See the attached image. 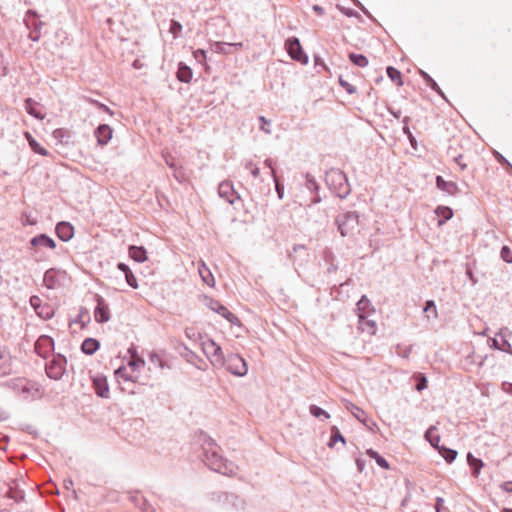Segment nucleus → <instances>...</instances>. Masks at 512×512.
<instances>
[{"label": "nucleus", "mask_w": 512, "mask_h": 512, "mask_svg": "<svg viewBox=\"0 0 512 512\" xmlns=\"http://www.w3.org/2000/svg\"><path fill=\"white\" fill-rule=\"evenodd\" d=\"M219 446L214 442L213 439L205 437L203 442V462L211 470L218 472L225 476L236 475L238 471L237 465L233 462L224 459L219 454Z\"/></svg>", "instance_id": "nucleus-1"}, {"label": "nucleus", "mask_w": 512, "mask_h": 512, "mask_svg": "<svg viewBox=\"0 0 512 512\" xmlns=\"http://www.w3.org/2000/svg\"><path fill=\"white\" fill-rule=\"evenodd\" d=\"M325 181L329 189L341 199L346 198L351 192L348 178L340 169L332 168L327 171Z\"/></svg>", "instance_id": "nucleus-2"}, {"label": "nucleus", "mask_w": 512, "mask_h": 512, "mask_svg": "<svg viewBox=\"0 0 512 512\" xmlns=\"http://www.w3.org/2000/svg\"><path fill=\"white\" fill-rule=\"evenodd\" d=\"M335 223L342 237H350L358 231L359 215L356 211H348L338 215Z\"/></svg>", "instance_id": "nucleus-3"}, {"label": "nucleus", "mask_w": 512, "mask_h": 512, "mask_svg": "<svg viewBox=\"0 0 512 512\" xmlns=\"http://www.w3.org/2000/svg\"><path fill=\"white\" fill-rule=\"evenodd\" d=\"M67 360L61 354L54 355L53 358L46 363L45 370L49 378L59 380L66 370Z\"/></svg>", "instance_id": "nucleus-4"}, {"label": "nucleus", "mask_w": 512, "mask_h": 512, "mask_svg": "<svg viewBox=\"0 0 512 512\" xmlns=\"http://www.w3.org/2000/svg\"><path fill=\"white\" fill-rule=\"evenodd\" d=\"M226 369L233 375L243 377L248 372L246 361L238 354H230L226 358L224 365Z\"/></svg>", "instance_id": "nucleus-5"}, {"label": "nucleus", "mask_w": 512, "mask_h": 512, "mask_svg": "<svg viewBox=\"0 0 512 512\" xmlns=\"http://www.w3.org/2000/svg\"><path fill=\"white\" fill-rule=\"evenodd\" d=\"M15 389H18L20 392V395L23 397V399H37L41 396L40 389L38 385L34 382L25 380V379H19L14 386Z\"/></svg>", "instance_id": "nucleus-6"}, {"label": "nucleus", "mask_w": 512, "mask_h": 512, "mask_svg": "<svg viewBox=\"0 0 512 512\" xmlns=\"http://www.w3.org/2000/svg\"><path fill=\"white\" fill-rule=\"evenodd\" d=\"M285 46L293 60H296L300 63L308 62V56L304 53L298 38H288L285 42Z\"/></svg>", "instance_id": "nucleus-7"}, {"label": "nucleus", "mask_w": 512, "mask_h": 512, "mask_svg": "<svg viewBox=\"0 0 512 512\" xmlns=\"http://www.w3.org/2000/svg\"><path fill=\"white\" fill-rule=\"evenodd\" d=\"M207 306L214 312L218 313L222 317H224L227 321H229L231 324H238L239 319L236 315H234L232 312H230L227 307L222 305L219 301L214 299H209Z\"/></svg>", "instance_id": "nucleus-8"}, {"label": "nucleus", "mask_w": 512, "mask_h": 512, "mask_svg": "<svg viewBox=\"0 0 512 512\" xmlns=\"http://www.w3.org/2000/svg\"><path fill=\"white\" fill-rule=\"evenodd\" d=\"M218 194L230 204H234L236 200L240 199V196L235 191L234 186L230 181H223L219 184Z\"/></svg>", "instance_id": "nucleus-9"}, {"label": "nucleus", "mask_w": 512, "mask_h": 512, "mask_svg": "<svg viewBox=\"0 0 512 512\" xmlns=\"http://www.w3.org/2000/svg\"><path fill=\"white\" fill-rule=\"evenodd\" d=\"M97 306L94 311V318L98 323H105L110 320L109 307L105 300L100 296L96 295Z\"/></svg>", "instance_id": "nucleus-10"}, {"label": "nucleus", "mask_w": 512, "mask_h": 512, "mask_svg": "<svg viewBox=\"0 0 512 512\" xmlns=\"http://www.w3.org/2000/svg\"><path fill=\"white\" fill-rule=\"evenodd\" d=\"M53 349H54V340L50 336L42 335L38 338V340L35 343L36 353L43 358H46L47 355L51 351H53Z\"/></svg>", "instance_id": "nucleus-11"}, {"label": "nucleus", "mask_w": 512, "mask_h": 512, "mask_svg": "<svg viewBox=\"0 0 512 512\" xmlns=\"http://www.w3.org/2000/svg\"><path fill=\"white\" fill-rule=\"evenodd\" d=\"M93 387L98 396L102 398L109 397V385L107 378L102 375L95 376L93 378Z\"/></svg>", "instance_id": "nucleus-12"}, {"label": "nucleus", "mask_w": 512, "mask_h": 512, "mask_svg": "<svg viewBox=\"0 0 512 512\" xmlns=\"http://www.w3.org/2000/svg\"><path fill=\"white\" fill-rule=\"evenodd\" d=\"M112 133L111 127L107 124L99 125L94 132L99 145H106L111 140Z\"/></svg>", "instance_id": "nucleus-13"}, {"label": "nucleus", "mask_w": 512, "mask_h": 512, "mask_svg": "<svg viewBox=\"0 0 512 512\" xmlns=\"http://www.w3.org/2000/svg\"><path fill=\"white\" fill-rule=\"evenodd\" d=\"M55 230L59 239L64 242L69 241L74 235V227L69 222H59Z\"/></svg>", "instance_id": "nucleus-14"}, {"label": "nucleus", "mask_w": 512, "mask_h": 512, "mask_svg": "<svg viewBox=\"0 0 512 512\" xmlns=\"http://www.w3.org/2000/svg\"><path fill=\"white\" fill-rule=\"evenodd\" d=\"M205 350L215 358V361L213 362L214 365H224L226 359L223 356L222 349L214 341H209V343L206 344Z\"/></svg>", "instance_id": "nucleus-15"}, {"label": "nucleus", "mask_w": 512, "mask_h": 512, "mask_svg": "<svg viewBox=\"0 0 512 512\" xmlns=\"http://www.w3.org/2000/svg\"><path fill=\"white\" fill-rule=\"evenodd\" d=\"M436 186L438 189L449 195H456L459 193L458 185L455 182L444 180L442 176L436 177Z\"/></svg>", "instance_id": "nucleus-16"}, {"label": "nucleus", "mask_w": 512, "mask_h": 512, "mask_svg": "<svg viewBox=\"0 0 512 512\" xmlns=\"http://www.w3.org/2000/svg\"><path fill=\"white\" fill-rule=\"evenodd\" d=\"M359 329L369 335L375 334L376 324L374 320L368 319L367 315L363 313L358 314Z\"/></svg>", "instance_id": "nucleus-17"}, {"label": "nucleus", "mask_w": 512, "mask_h": 512, "mask_svg": "<svg viewBox=\"0 0 512 512\" xmlns=\"http://www.w3.org/2000/svg\"><path fill=\"white\" fill-rule=\"evenodd\" d=\"M243 46L239 43L215 42L212 44V50L216 53L229 54L232 50H238Z\"/></svg>", "instance_id": "nucleus-18"}, {"label": "nucleus", "mask_w": 512, "mask_h": 512, "mask_svg": "<svg viewBox=\"0 0 512 512\" xmlns=\"http://www.w3.org/2000/svg\"><path fill=\"white\" fill-rule=\"evenodd\" d=\"M60 272L56 269H49L45 272L43 283L48 289H55L59 285Z\"/></svg>", "instance_id": "nucleus-19"}, {"label": "nucleus", "mask_w": 512, "mask_h": 512, "mask_svg": "<svg viewBox=\"0 0 512 512\" xmlns=\"http://www.w3.org/2000/svg\"><path fill=\"white\" fill-rule=\"evenodd\" d=\"M30 244L34 248L41 246V247H47L50 249H54L56 247L55 241L51 237L47 236L46 234H40V235L33 237L30 240Z\"/></svg>", "instance_id": "nucleus-20"}, {"label": "nucleus", "mask_w": 512, "mask_h": 512, "mask_svg": "<svg viewBox=\"0 0 512 512\" xmlns=\"http://www.w3.org/2000/svg\"><path fill=\"white\" fill-rule=\"evenodd\" d=\"M129 256L138 263H143L147 260V253L142 246H130Z\"/></svg>", "instance_id": "nucleus-21"}, {"label": "nucleus", "mask_w": 512, "mask_h": 512, "mask_svg": "<svg viewBox=\"0 0 512 512\" xmlns=\"http://www.w3.org/2000/svg\"><path fill=\"white\" fill-rule=\"evenodd\" d=\"M193 72L189 66L180 62L178 65L177 78L183 83H189L192 79Z\"/></svg>", "instance_id": "nucleus-22"}, {"label": "nucleus", "mask_w": 512, "mask_h": 512, "mask_svg": "<svg viewBox=\"0 0 512 512\" xmlns=\"http://www.w3.org/2000/svg\"><path fill=\"white\" fill-rule=\"evenodd\" d=\"M345 407L347 410H349L353 416L358 419L360 422L366 424V421H367V415L365 413V411L363 409H361L360 407L356 406L354 403L350 402V401H346L345 403Z\"/></svg>", "instance_id": "nucleus-23"}, {"label": "nucleus", "mask_w": 512, "mask_h": 512, "mask_svg": "<svg viewBox=\"0 0 512 512\" xmlns=\"http://www.w3.org/2000/svg\"><path fill=\"white\" fill-rule=\"evenodd\" d=\"M99 341L94 338H86L81 345V350L87 355H93L99 349Z\"/></svg>", "instance_id": "nucleus-24"}, {"label": "nucleus", "mask_w": 512, "mask_h": 512, "mask_svg": "<svg viewBox=\"0 0 512 512\" xmlns=\"http://www.w3.org/2000/svg\"><path fill=\"white\" fill-rule=\"evenodd\" d=\"M199 275L201 276L203 282H205L208 286H214L215 280L210 271V269L204 264L201 263L198 267Z\"/></svg>", "instance_id": "nucleus-25"}, {"label": "nucleus", "mask_w": 512, "mask_h": 512, "mask_svg": "<svg viewBox=\"0 0 512 512\" xmlns=\"http://www.w3.org/2000/svg\"><path fill=\"white\" fill-rule=\"evenodd\" d=\"M467 462L469 466L473 469V475L477 477L480 473L481 468L483 467V461L479 458H476L472 455V453L467 454Z\"/></svg>", "instance_id": "nucleus-26"}, {"label": "nucleus", "mask_w": 512, "mask_h": 512, "mask_svg": "<svg viewBox=\"0 0 512 512\" xmlns=\"http://www.w3.org/2000/svg\"><path fill=\"white\" fill-rule=\"evenodd\" d=\"M14 486H9L6 495L13 499L15 502H20L24 499V492L18 488V485L13 481Z\"/></svg>", "instance_id": "nucleus-27"}, {"label": "nucleus", "mask_w": 512, "mask_h": 512, "mask_svg": "<svg viewBox=\"0 0 512 512\" xmlns=\"http://www.w3.org/2000/svg\"><path fill=\"white\" fill-rule=\"evenodd\" d=\"M420 75L426 82V84L435 92H437L439 95H441L443 98H445L444 93L438 86V84L435 82V80L425 71L420 70Z\"/></svg>", "instance_id": "nucleus-28"}, {"label": "nucleus", "mask_w": 512, "mask_h": 512, "mask_svg": "<svg viewBox=\"0 0 512 512\" xmlns=\"http://www.w3.org/2000/svg\"><path fill=\"white\" fill-rule=\"evenodd\" d=\"M437 450L447 463H452L458 454L456 450L447 448L445 446H440Z\"/></svg>", "instance_id": "nucleus-29"}, {"label": "nucleus", "mask_w": 512, "mask_h": 512, "mask_svg": "<svg viewBox=\"0 0 512 512\" xmlns=\"http://www.w3.org/2000/svg\"><path fill=\"white\" fill-rule=\"evenodd\" d=\"M437 428L435 426H431L426 432H425V438L426 440L436 449H438L439 442H440V436L436 435Z\"/></svg>", "instance_id": "nucleus-30"}, {"label": "nucleus", "mask_w": 512, "mask_h": 512, "mask_svg": "<svg viewBox=\"0 0 512 512\" xmlns=\"http://www.w3.org/2000/svg\"><path fill=\"white\" fill-rule=\"evenodd\" d=\"M386 72H387V75L388 77L393 81L395 82L398 86H402L403 85V81H402V75H401V72L392 67V66H388L387 69H386Z\"/></svg>", "instance_id": "nucleus-31"}, {"label": "nucleus", "mask_w": 512, "mask_h": 512, "mask_svg": "<svg viewBox=\"0 0 512 512\" xmlns=\"http://www.w3.org/2000/svg\"><path fill=\"white\" fill-rule=\"evenodd\" d=\"M366 454L372 458V459H375L376 463L381 467V468H384V469H389V463L387 462L386 459H384L381 455H379L376 451H374L373 449H368L366 451Z\"/></svg>", "instance_id": "nucleus-32"}, {"label": "nucleus", "mask_w": 512, "mask_h": 512, "mask_svg": "<svg viewBox=\"0 0 512 512\" xmlns=\"http://www.w3.org/2000/svg\"><path fill=\"white\" fill-rule=\"evenodd\" d=\"M10 371V356L0 349V372L7 374Z\"/></svg>", "instance_id": "nucleus-33"}, {"label": "nucleus", "mask_w": 512, "mask_h": 512, "mask_svg": "<svg viewBox=\"0 0 512 512\" xmlns=\"http://www.w3.org/2000/svg\"><path fill=\"white\" fill-rule=\"evenodd\" d=\"M349 60L356 66L366 67L368 65V59L362 54L350 53Z\"/></svg>", "instance_id": "nucleus-34"}, {"label": "nucleus", "mask_w": 512, "mask_h": 512, "mask_svg": "<svg viewBox=\"0 0 512 512\" xmlns=\"http://www.w3.org/2000/svg\"><path fill=\"white\" fill-rule=\"evenodd\" d=\"M337 441H340L343 444H345V442H346L345 438L343 437V435L341 434L339 429L336 426H333L331 429V437H330L328 446L333 447Z\"/></svg>", "instance_id": "nucleus-35"}, {"label": "nucleus", "mask_w": 512, "mask_h": 512, "mask_svg": "<svg viewBox=\"0 0 512 512\" xmlns=\"http://www.w3.org/2000/svg\"><path fill=\"white\" fill-rule=\"evenodd\" d=\"M424 313H426L427 318H437V308L433 300H429L426 302L425 307L423 309Z\"/></svg>", "instance_id": "nucleus-36"}, {"label": "nucleus", "mask_w": 512, "mask_h": 512, "mask_svg": "<svg viewBox=\"0 0 512 512\" xmlns=\"http://www.w3.org/2000/svg\"><path fill=\"white\" fill-rule=\"evenodd\" d=\"M35 103L33 102L32 99L28 98L26 99L25 101V109L27 111V113H29L30 115L34 116L35 118H38V119H43V116L40 115V113H38L35 109Z\"/></svg>", "instance_id": "nucleus-37"}, {"label": "nucleus", "mask_w": 512, "mask_h": 512, "mask_svg": "<svg viewBox=\"0 0 512 512\" xmlns=\"http://www.w3.org/2000/svg\"><path fill=\"white\" fill-rule=\"evenodd\" d=\"M149 359H150V362L152 364H154L155 366H158V367H160L162 369L166 368V367L169 368V366L166 365V363L162 360L160 355L155 353V352L150 353Z\"/></svg>", "instance_id": "nucleus-38"}, {"label": "nucleus", "mask_w": 512, "mask_h": 512, "mask_svg": "<svg viewBox=\"0 0 512 512\" xmlns=\"http://www.w3.org/2000/svg\"><path fill=\"white\" fill-rule=\"evenodd\" d=\"M309 410L314 417L320 418L323 416L325 419L330 418L329 413L316 405H311Z\"/></svg>", "instance_id": "nucleus-39"}, {"label": "nucleus", "mask_w": 512, "mask_h": 512, "mask_svg": "<svg viewBox=\"0 0 512 512\" xmlns=\"http://www.w3.org/2000/svg\"><path fill=\"white\" fill-rule=\"evenodd\" d=\"M369 305L370 301L368 300V298L366 296H362L361 299L357 302L356 306L359 313L367 315L366 309L368 308Z\"/></svg>", "instance_id": "nucleus-40"}, {"label": "nucleus", "mask_w": 512, "mask_h": 512, "mask_svg": "<svg viewBox=\"0 0 512 512\" xmlns=\"http://www.w3.org/2000/svg\"><path fill=\"white\" fill-rule=\"evenodd\" d=\"M272 178L275 183V189L280 199L284 196V187L279 183L278 177L276 176L275 170H272Z\"/></svg>", "instance_id": "nucleus-41"}, {"label": "nucleus", "mask_w": 512, "mask_h": 512, "mask_svg": "<svg viewBox=\"0 0 512 512\" xmlns=\"http://www.w3.org/2000/svg\"><path fill=\"white\" fill-rule=\"evenodd\" d=\"M436 213L444 218V220H449L453 216V212L449 207L440 206L436 209Z\"/></svg>", "instance_id": "nucleus-42"}, {"label": "nucleus", "mask_w": 512, "mask_h": 512, "mask_svg": "<svg viewBox=\"0 0 512 512\" xmlns=\"http://www.w3.org/2000/svg\"><path fill=\"white\" fill-rule=\"evenodd\" d=\"M500 256L503 261L512 263V251L508 246H503L500 251Z\"/></svg>", "instance_id": "nucleus-43"}, {"label": "nucleus", "mask_w": 512, "mask_h": 512, "mask_svg": "<svg viewBox=\"0 0 512 512\" xmlns=\"http://www.w3.org/2000/svg\"><path fill=\"white\" fill-rule=\"evenodd\" d=\"M30 147L37 154H40L42 156L48 155V151L45 148H43L37 141H30Z\"/></svg>", "instance_id": "nucleus-44"}, {"label": "nucleus", "mask_w": 512, "mask_h": 512, "mask_svg": "<svg viewBox=\"0 0 512 512\" xmlns=\"http://www.w3.org/2000/svg\"><path fill=\"white\" fill-rule=\"evenodd\" d=\"M259 121H260V129L266 133V134H271V129H270V126H271V121L266 119L264 116H260L259 117Z\"/></svg>", "instance_id": "nucleus-45"}, {"label": "nucleus", "mask_w": 512, "mask_h": 512, "mask_svg": "<svg viewBox=\"0 0 512 512\" xmlns=\"http://www.w3.org/2000/svg\"><path fill=\"white\" fill-rule=\"evenodd\" d=\"M144 365H145V361L141 357L131 358V360L128 362V366L130 368H132L133 370L143 367Z\"/></svg>", "instance_id": "nucleus-46"}, {"label": "nucleus", "mask_w": 512, "mask_h": 512, "mask_svg": "<svg viewBox=\"0 0 512 512\" xmlns=\"http://www.w3.org/2000/svg\"><path fill=\"white\" fill-rule=\"evenodd\" d=\"M115 376L118 378V379H123L125 381H131L132 380V376L127 374L126 372V368L125 367H119L116 371H115Z\"/></svg>", "instance_id": "nucleus-47"}, {"label": "nucleus", "mask_w": 512, "mask_h": 512, "mask_svg": "<svg viewBox=\"0 0 512 512\" xmlns=\"http://www.w3.org/2000/svg\"><path fill=\"white\" fill-rule=\"evenodd\" d=\"M36 313L41 317V318H44V319H49L52 317L53 315V312L52 310L50 309V307L48 306H42V308L38 309V311H36Z\"/></svg>", "instance_id": "nucleus-48"}, {"label": "nucleus", "mask_w": 512, "mask_h": 512, "mask_svg": "<svg viewBox=\"0 0 512 512\" xmlns=\"http://www.w3.org/2000/svg\"><path fill=\"white\" fill-rule=\"evenodd\" d=\"M125 279H126L127 284H128L130 287H132V288H134V289L138 288V282H137V279H136V277L134 276V274H133V272H132V271H130L129 273H127V274L125 275Z\"/></svg>", "instance_id": "nucleus-49"}, {"label": "nucleus", "mask_w": 512, "mask_h": 512, "mask_svg": "<svg viewBox=\"0 0 512 512\" xmlns=\"http://www.w3.org/2000/svg\"><path fill=\"white\" fill-rule=\"evenodd\" d=\"M340 85L346 90L349 94L356 93V87L348 83L346 80H343L342 78L339 79Z\"/></svg>", "instance_id": "nucleus-50"}, {"label": "nucleus", "mask_w": 512, "mask_h": 512, "mask_svg": "<svg viewBox=\"0 0 512 512\" xmlns=\"http://www.w3.org/2000/svg\"><path fill=\"white\" fill-rule=\"evenodd\" d=\"M182 30V25L178 21L172 20L170 25V32L176 37Z\"/></svg>", "instance_id": "nucleus-51"}, {"label": "nucleus", "mask_w": 512, "mask_h": 512, "mask_svg": "<svg viewBox=\"0 0 512 512\" xmlns=\"http://www.w3.org/2000/svg\"><path fill=\"white\" fill-rule=\"evenodd\" d=\"M194 58L202 63L206 59V51L203 49H197L193 52Z\"/></svg>", "instance_id": "nucleus-52"}, {"label": "nucleus", "mask_w": 512, "mask_h": 512, "mask_svg": "<svg viewBox=\"0 0 512 512\" xmlns=\"http://www.w3.org/2000/svg\"><path fill=\"white\" fill-rule=\"evenodd\" d=\"M306 187L310 190V191H317L318 190V184L317 182L315 181L314 178L310 177L309 175L307 176V180H306Z\"/></svg>", "instance_id": "nucleus-53"}, {"label": "nucleus", "mask_w": 512, "mask_h": 512, "mask_svg": "<svg viewBox=\"0 0 512 512\" xmlns=\"http://www.w3.org/2000/svg\"><path fill=\"white\" fill-rule=\"evenodd\" d=\"M30 304L34 308L35 312L42 308L40 297L33 295L30 298Z\"/></svg>", "instance_id": "nucleus-54"}, {"label": "nucleus", "mask_w": 512, "mask_h": 512, "mask_svg": "<svg viewBox=\"0 0 512 512\" xmlns=\"http://www.w3.org/2000/svg\"><path fill=\"white\" fill-rule=\"evenodd\" d=\"M427 387V379L424 375H420L416 384L417 391H422Z\"/></svg>", "instance_id": "nucleus-55"}, {"label": "nucleus", "mask_w": 512, "mask_h": 512, "mask_svg": "<svg viewBox=\"0 0 512 512\" xmlns=\"http://www.w3.org/2000/svg\"><path fill=\"white\" fill-rule=\"evenodd\" d=\"M337 9L342 13L344 14L345 16L347 17H354L357 15V12H355L354 10L352 9H349V8H345L341 5H337Z\"/></svg>", "instance_id": "nucleus-56"}, {"label": "nucleus", "mask_w": 512, "mask_h": 512, "mask_svg": "<svg viewBox=\"0 0 512 512\" xmlns=\"http://www.w3.org/2000/svg\"><path fill=\"white\" fill-rule=\"evenodd\" d=\"M139 508L143 512H154L153 507L148 503V501L145 498H141V504L139 505Z\"/></svg>", "instance_id": "nucleus-57"}, {"label": "nucleus", "mask_w": 512, "mask_h": 512, "mask_svg": "<svg viewBox=\"0 0 512 512\" xmlns=\"http://www.w3.org/2000/svg\"><path fill=\"white\" fill-rule=\"evenodd\" d=\"M89 101L92 104H94L95 106H97L99 109H101L102 111H104V112H106V113H108L110 115H113V111L108 106H106L105 104H102V103H100V102H98L96 100H92V99H90Z\"/></svg>", "instance_id": "nucleus-58"}, {"label": "nucleus", "mask_w": 512, "mask_h": 512, "mask_svg": "<svg viewBox=\"0 0 512 512\" xmlns=\"http://www.w3.org/2000/svg\"><path fill=\"white\" fill-rule=\"evenodd\" d=\"M500 347H501V351H504V352L512 355L511 344L506 339L502 340V344L500 345Z\"/></svg>", "instance_id": "nucleus-59"}, {"label": "nucleus", "mask_w": 512, "mask_h": 512, "mask_svg": "<svg viewBox=\"0 0 512 512\" xmlns=\"http://www.w3.org/2000/svg\"><path fill=\"white\" fill-rule=\"evenodd\" d=\"M495 156H496L498 162H500L501 164L507 165L512 170V165L508 162V160L503 155H501L499 152H495Z\"/></svg>", "instance_id": "nucleus-60"}, {"label": "nucleus", "mask_w": 512, "mask_h": 512, "mask_svg": "<svg viewBox=\"0 0 512 512\" xmlns=\"http://www.w3.org/2000/svg\"><path fill=\"white\" fill-rule=\"evenodd\" d=\"M29 39L36 42L40 39V32L38 30V25L36 26V28L30 32L29 34Z\"/></svg>", "instance_id": "nucleus-61"}, {"label": "nucleus", "mask_w": 512, "mask_h": 512, "mask_svg": "<svg viewBox=\"0 0 512 512\" xmlns=\"http://www.w3.org/2000/svg\"><path fill=\"white\" fill-rule=\"evenodd\" d=\"M356 466H357V470L359 472H363L364 468H365V460H363L361 458H357L356 459Z\"/></svg>", "instance_id": "nucleus-62"}, {"label": "nucleus", "mask_w": 512, "mask_h": 512, "mask_svg": "<svg viewBox=\"0 0 512 512\" xmlns=\"http://www.w3.org/2000/svg\"><path fill=\"white\" fill-rule=\"evenodd\" d=\"M118 269L120 271H122L124 273V275H126L127 273H129L131 271V269L128 267V265H126L125 263H118L117 265Z\"/></svg>", "instance_id": "nucleus-63"}, {"label": "nucleus", "mask_w": 512, "mask_h": 512, "mask_svg": "<svg viewBox=\"0 0 512 512\" xmlns=\"http://www.w3.org/2000/svg\"><path fill=\"white\" fill-rule=\"evenodd\" d=\"M501 488L506 492H512V481L505 482L501 485Z\"/></svg>", "instance_id": "nucleus-64"}]
</instances>
